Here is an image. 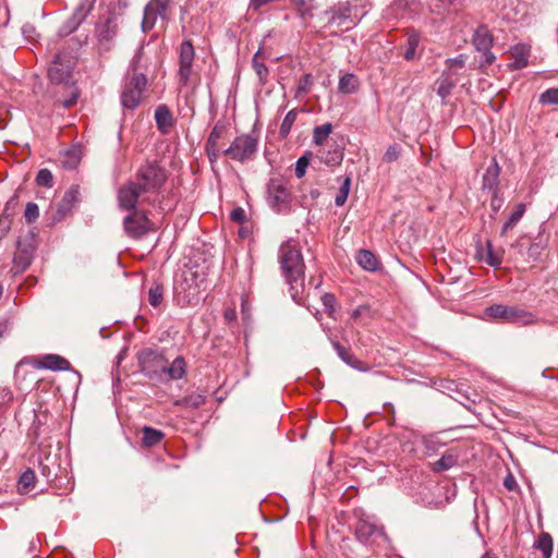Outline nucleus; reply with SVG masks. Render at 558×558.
<instances>
[{"mask_svg":"<svg viewBox=\"0 0 558 558\" xmlns=\"http://www.w3.org/2000/svg\"><path fill=\"white\" fill-rule=\"evenodd\" d=\"M480 53H481V57H480L478 62H480L481 68H486L494 63L496 58H495L494 53L490 52L489 49L486 51H480Z\"/></svg>","mask_w":558,"mask_h":558,"instance_id":"40","label":"nucleus"},{"mask_svg":"<svg viewBox=\"0 0 558 558\" xmlns=\"http://www.w3.org/2000/svg\"><path fill=\"white\" fill-rule=\"evenodd\" d=\"M355 535L361 543L372 544L378 538H384L385 534L383 527L377 524V521L372 515H362L355 527Z\"/></svg>","mask_w":558,"mask_h":558,"instance_id":"8","label":"nucleus"},{"mask_svg":"<svg viewBox=\"0 0 558 558\" xmlns=\"http://www.w3.org/2000/svg\"><path fill=\"white\" fill-rule=\"evenodd\" d=\"M75 66V57L70 53H58L52 60L49 69L48 76L52 84L61 85L69 92V97L59 99L58 101L64 107H72L78 98V89L73 81V70Z\"/></svg>","mask_w":558,"mask_h":558,"instance_id":"2","label":"nucleus"},{"mask_svg":"<svg viewBox=\"0 0 558 558\" xmlns=\"http://www.w3.org/2000/svg\"><path fill=\"white\" fill-rule=\"evenodd\" d=\"M485 315L507 323H514L521 318L522 312L514 306L495 304L485 310Z\"/></svg>","mask_w":558,"mask_h":558,"instance_id":"13","label":"nucleus"},{"mask_svg":"<svg viewBox=\"0 0 558 558\" xmlns=\"http://www.w3.org/2000/svg\"><path fill=\"white\" fill-rule=\"evenodd\" d=\"M124 229L130 236L140 238L150 229V222L144 215L132 214L124 218Z\"/></svg>","mask_w":558,"mask_h":558,"instance_id":"14","label":"nucleus"},{"mask_svg":"<svg viewBox=\"0 0 558 558\" xmlns=\"http://www.w3.org/2000/svg\"><path fill=\"white\" fill-rule=\"evenodd\" d=\"M492 206L494 208H497V206H498V203H496V196H493Z\"/></svg>","mask_w":558,"mask_h":558,"instance_id":"62","label":"nucleus"},{"mask_svg":"<svg viewBox=\"0 0 558 558\" xmlns=\"http://www.w3.org/2000/svg\"><path fill=\"white\" fill-rule=\"evenodd\" d=\"M114 36V32H111V31H107L106 34H104L102 32L100 33V38L101 39H111L112 37Z\"/></svg>","mask_w":558,"mask_h":558,"instance_id":"59","label":"nucleus"},{"mask_svg":"<svg viewBox=\"0 0 558 558\" xmlns=\"http://www.w3.org/2000/svg\"><path fill=\"white\" fill-rule=\"evenodd\" d=\"M356 259L359 265L365 270L375 271L378 268V260L371 251H360Z\"/></svg>","mask_w":558,"mask_h":558,"instance_id":"25","label":"nucleus"},{"mask_svg":"<svg viewBox=\"0 0 558 558\" xmlns=\"http://www.w3.org/2000/svg\"><path fill=\"white\" fill-rule=\"evenodd\" d=\"M163 437V434L160 430L154 429L151 427L145 426L143 428V442L148 446H155L158 444Z\"/></svg>","mask_w":558,"mask_h":558,"instance_id":"27","label":"nucleus"},{"mask_svg":"<svg viewBox=\"0 0 558 558\" xmlns=\"http://www.w3.org/2000/svg\"><path fill=\"white\" fill-rule=\"evenodd\" d=\"M504 486L508 490H514L518 487L517 481L512 474H508L504 481Z\"/></svg>","mask_w":558,"mask_h":558,"instance_id":"50","label":"nucleus"},{"mask_svg":"<svg viewBox=\"0 0 558 558\" xmlns=\"http://www.w3.org/2000/svg\"><path fill=\"white\" fill-rule=\"evenodd\" d=\"M294 121V113L293 111H290L288 112V114L286 116L282 124H281V128H280V131L281 133H287L291 126V124L293 123Z\"/></svg>","mask_w":558,"mask_h":558,"instance_id":"48","label":"nucleus"},{"mask_svg":"<svg viewBox=\"0 0 558 558\" xmlns=\"http://www.w3.org/2000/svg\"><path fill=\"white\" fill-rule=\"evenodd\" d=\"M205 281L204 272L194 270L192 267L183 269L175 280L174 291L180 301L191 303L198 294L201 286Z\"/></svg>","mask_w":558,"mask_h":558,"instance_id":"3","label":"nucleus"},{"mask_svg":"<svg viewBox=\"0 0 558 558\" xmlns=\"http://www.w3.org/2000/svg\"><path fill=\"white\" fill-rule=\"evenodd\" d=\"M500 169L496 162L489 165L483 175V191H487L492 194V196L497 195L498 189V178H499Z\"/></svg>","mask_w":558,"mask_h":558,"instance_id":"16","label":"nucleus"},{"mask_svg":"<svg viewBox=\"0 0 558 558\" xmlns=\"http://www.w3.org/2000/svg\"><path fill=\"white\" fill-rule=\"evenodd\" d=\"M118 198L120 206L124 209H133L140 199H148L146 192L137 182H130L122 186L119 190Z\"/></svg>","mask_w":558,"mask_h":558,"instance_id":"9","label":"nucleus"},{"mask_svg":"<svg viewBox=\"0 0 558 558\" xmlns=\"http://www.w3.org/2000/svg\"><path fill=\"white\" fill-rule=\"evenodd\" d=\"M142 54H143V47H141L137 50L136 54L134 56V58L132 60V69H133L134 72H136L137 69H138V62H140V60L142 58Z\"/></svg>","mask_w":558,"mask_h":558,"instance_id":"53","label":"nucleus"},{"mask_svg":"<svg viewBox=\"0 0 558 558\" xmlns=\"http://www.w3.org/2000/svg\"><path fill=\"white\" fill-rule=\"evenodd\" d=\"M308 158L306 156H302L300 157L298 160H296V163H295V175L298 178H302L305 172H306V169L308 167Z\"/></svg>","mask_w":558,"mask_h":558,"instance_id":"39","label":"nucleus"},{"mask_svg":"<svg viewBox=\"0 0 558 558\" xmlns=\"http://www.w3.org/2000/svg\"><path fill=\"white\" fill-rule=\"evenodd\" d=\"M220 147L206 146V153L210 162H215L219 156Z\"/></svg>","mask_w":558,"mask_h":558,"instance_id":"51","label":"nucleus"},{"mask_svg":"<svg viewBox=\"0 0 558 558\" xmlns=\"http://www.w3.org/2000/svg\"><path fill=\"white\" fill-rule=\"evenodd\" d=\"M465 61H466V58L461 54V56H459L457 58L448 59L447 60V65H448L449 70L461 69V68L464 66Z\"/></svg>","mask_w":558,"mask_h":558,"instance_id":"41","label":"nucleus"},{"mask_svg":"<svg viewBox=\"0 0 558 558\" xmlns=\"http://www.w3.org/2000/svg\"><path fill=\"white\" fill-rule=\"evenodd\" d=\"M416 3V0H398V5H403L404 8H412Z\"/></svg>","mask_w":558,"mask_h":558,"instance_id":"57","label":"nucleus"},{"mask_svg":"<svg viewBox=\"0 0 558 558\" xmlns=\"http://www.w3.org/2000/svg\"><path fill=\"white\" fill-rule=\"evenodd\" d=\"M330 133H331V124L330 123H326V124L315 128L314 135H313L314 142L317 145H322L326 141V138L329 136Z\"/></svg>","mask_w":558,"mask_h":558,"instance_id":"30","label":"nucleus"},{"mask_svg":"<svg viewBox=\"0 0 558 558\" xmlns=\"http://www.w3.org/2000/svg\"><path fill=\"white\" fill-rule=\"evenodd\" d=\"M399 155H400V151H399L398 147L397 146H390V147L387 148V150H386V153L384 155V160L386 162H393L395 160L398 159Z\"/></svg>","mask_w":558,"mask_h":558,"instance_id":"42","label":"nucleus"},{"mask_svg":"<svg viewBox=\"0 0 558 558\" xmlns=\"http://www.w3.org/2000/svg\"><path fill=\"white\" fill-rule=\"evenodd\" d=\"M312 84V76L310 74H305L300 80L299 92L306 93Z\"/></svg>","mask_w":558,"mask_h":558,"instance_id":"46","label":"nucleus"},{"mask_svg":"<svg viewBox=\"0 0 558 558\" xmlns=\"http://www.w3.org/2000/svg\"><path fill=\"white\" fill-rule=\"evenodd\" d=\"M539 101L546 105H558V87L549 88L541 94Z\"/></svg>","mask_w":558,"mask_h":558,"instance_id":"35","label":"nucleus"},{"mask_svg":"<svg viewBox=\"0 0 558 558\" xmlns=\"http://www.w3.org/2000/svg\"><path fill=\"white\" fill-rule=\"evenodd\" d=\"M223 133H225V126L220 125V124H216L213 128V130L208 136L206 146L219 147V141L222 137Z\"/></svg>","mask_w":558,"mask_h":558,"instance_id":"32","label":"nucleus"},{"mask_svg":"<svg viewBox=\"0 0 558 558\" xmlns=\"http://www.w3.org/2000/svg\"><path fill=\"white\" fill-rule=\"evenodd\" d=\"M348 194H345L344 192H341L340 190L338 191L337 195H336V198H335V204L337 206H343L344 203L347 202L348 199Z\"/></svg>","mask_w":558,"mask_h":558,"instance_id":"52","label":"nucleus"},{"mask_svg":"<svg viewBox=\"0 0 558 558\" xmlns=\"http://www.w3.org/2000/svg\"><path fill=\"white\" fill-rule=\"evenodd\" d=\"M230 217L233 221L241 222L245 218V213L242 208L238 207L231 211Z\"/></svg>","mask_w":558,"mask_h":558,"instance_id":"49","label":"nucleus"},{"mask_svg":"<svg viewBox=\"0 0 558 558\" xmlns=\"http://www.w3.org/2000/svg\"><path fill=\"white\" fill-rule=\"evenodd\" d=\"M53 177L52 173L48 169H41L37 173L36 182L40 186L51 187L52 186Z\"/></svg>","mask_w":558,"mask_h":558,"instance_id":"37","label":"nucleus"},{"mask_svg":"<svg viewBox=\"0 0 558 558\" xmlns=\"http://www.w3.org/2000/svg\"><path fill=\"white\" fill-rule=\"evenodd\" d=\"M203 402H204V399L202 396L184 398L181 401L182 404H184L186 407H192V408H198L201 404H203Z\"/></svg>","mask_w":558,"mask_h":558,"instance_id":"43","label":"nucleus"},{"mask_svg":"<svg viewBox=\"0 0 558 558\" xmlns=\"http://www.w3.org/2000/svg\"><path fill=\"white\" fill-rule=\"evenodd\" d=\"M96 0H81L78 5L75 8L72 16L68 22L60 28V35L66 36L73 33L81 23L86 19L88 13L94 8Z\"/></svg>","mask_w":558,"mask_h":558,"instance_id":"10","label":"nucleus"},{"mask_svg":"<svg viewBox=\"0 0 558 558\" xmlns=\"http://www.w3.org/2000/svg\"><path fill=\"white\" fill-rule=\"evenodd\" d=\"M291 193L288 182L282 178L270 179L267 185V203L277 213H283L289 208Z\"/></svg>","mask_w":558,"mask_h":558,"instance_id":"4","label":"nucleus"},{"mask_svg":"<svg viewBox=\"0 0 558 558\" xmlns=\"http://www.w3.org/2000/svg\"><path fill=\"white\" fill-rule=\"evenodd\" d=\"M80 162V155L76 150H68L63 155L62 163L65 168L73 169Z\"/></svg>","mask_w":558,"mask_h":558,"instance_id":"36","label":"nucleus"},{"mask_svg":"<svg viewBox=\"0 0 558 558\" xmlns=\"http://www.w3.org/2000/svg\"><path fill=\"white\" fill-rule=\"evenodd\" d=\"M35 473L32 470H26L19 480V492L21 494H28L35 488Z\"/></svg>","mask_w":558,"mask_h":558,"instance_id":"26","label":"nucleus"},{"mask_svg":"<svg viewBox=\"0 0 558 558\" xmlns=\"http://www.w3.org/2000/svg\"><path fill=\"white\" fill-rule=\"evenodd\" d=\"M330 22L338 26H344L345 29L351 28L355 21L352 17V9L348 3H340L339 7L332 11Z\"/></svg>","mask_w":558,"mask_h":558,"instance_id":"15","label":"nucleus"},{"mask_svg":"<svg viewBox=\"0 0 558 558\" xmlns=\"http://www.w3.org/2000/svg\"><path fill=\"white\" fill-rule=\"evenodd\" d=\"M5 329H7L5 325H0V337L2 336V333L4 332Z\"/></svg>","mask_w":558,"mask_h":558,"instance_id":"63","label":"nucleus"},{"mask_svg":"<svg viewBox=\"0 0 558 558\" xmlns=\"http://www.w3.org/2000/svg\"><path fill=\"white\" fill-rule=\"evenodd\" d=\"M166 181V172L156 163H147L141 168L137 183L146 192L158 190Z\"/></svg>","mask_w":558,"mask_h":558,"instance_id":"6","label":"nucleus"},{"mask_svg":"<svg viewBox=\"0 0 558 558\" xmlns=\"http://www.w3.org/2000/svg\"><path fill=\"white\" fill-rule=\"evenodd\" d=\"M423 442H424V445L426 446V448H427V449H429V442H430V440H429V439H427V438H424V439H423Z\"/></svg>","mask_w":558,"mask_h":558,"instance_id":"61","label":"nucleus"},{"mask_svg":"<svg viewBox=\"0 0 558 558\" xmlns=\"http://www.w3.org/2000/svg\"><path fill=\"white\" fill-rule=\"evenodd\" d=\"M257 149V140L252 135L238 136L223 153L233 160L245 161L251 159Z\"/></svg>","mask_w":558,"mask_h":558,"instance_id":"7","label":"nucleus"},{"mask_svg":"<svg viewBox=\"0 0 558 558\" xmlns=\"http://www.w3.org/2000/svg\"><path fill=\"white\" fill-rule=\"evenodd\" d=\"M482 558H496V557H494L489 553H486L485 555L482 556Z\"/></svg>","mask_w":558,"mask_h":558,"instance_id":"64","label":"nucleus"},{"mask_svg":"<svg viewBox=\"0 0 558 558\" xmlns=\"http://www.w3.org/2000/svg\"><path fill=\"white\" fill-rule=\"evenodd\" d=\"M473 44L478 52L490 49L493 45V37L485 26H481L476 29L473 36Z\"/></svg>","mask_w":558,"mask_h":558,"instance_id":"19","label":"nucleus"},{"mask_svg":"<svg viewBox=\"0 0 558 558\" xmlns=\"http://www.w3.org/2000/svg\"><path fill=\"white\" fill-rule=\"evenodd\" d=\"M420 45V36L415 32H411L408 34L405 49L403 52V57L405 60L411 61L417 57V48Z\"/></svg>","mask_w":558,"mask_h":558,"instance_id":"23","label":"nucleus"},{"mask_svg":"<svg viewBox=\"0 0 558 558\" xmlns=\"http://www.w3.org/2000/svg\"><path fill=\"white\" fill-rule=\"evenodd\" d=\"M37 367L51 371H65L70 367V363L59 355L48 354L37 362Z\"/></svg>","mask_w":558,"mask_h":558,"instance_id":"18","label":"nucleus"},{"mask_svg":"<svg viewBox=\"0 0 558 558\" xmlns=\"http://www.w3.org/2000/svg\"><path fill=\"white\" fill-rule=\"evenodd\" d=\"M147 85L144 74L135 73L129 82L125 83L121 93V104L125 109H135L142 99L143 92Z\"/></svg>","mask_w":558,"mask_h":558,"instance_id":"5","label":"nucleus"},{"mask_svg":"<svg viewBox=\"0 0 558 558\" xmlns=\"http://www.w3.org/2000/svg\"><path fill=\"white\" fill-rule=\"evenodd\" d=\"M295 5L299 8L302 14L308 12V9L305 5V0H295Z\"/></svg>","mask_w":558,"mask_h":558,"instance_id":"56","label":"nucleus"},{"mask_svg":"<svg viewBox=\"0 0 558 558\" xmlns=\"http://www.w3.org/2000/svg\"><path fill=\"white\" fill-rule=\"evenodd\" d=\"M169 376L173 379L182 378L184 375V361L181 357H177L171 366L167 369Z\"/></svg>","mask_w":558,"mask_h":558,"instance_id":"31","label":"nucleus"},{"mask_svg":"<svg viewBox=\"0 0 558 558\" xmlns=\"http://www.w3.org/2000/svg\"><path fill=\"white\" fill-rule=\"evenodd\" d=\"M523 215V205L519 204L517 209L513 211V214L510 216V218L505 222L502 227V234H506L508 230H510L513 226H515L521 217Z\"/></svg>","mask_w":558,"mask_h":558,"instance_id":"34","label":"nucleus"},{"mask_svg":"<svg viewBox=\"0 0 558 558\" xmlns=\"http://www.w3.org/2000/svg\"><path fill=\"white\" fill-rule=\"evenodd\" d=\"M360 87V81L356 75L347 73L339 80L338 89L342 94H354Z\"/></svg>","mask_w":558,"mask_h":558,"instance_id":"20","label":"nucleus"},{"mask_svg":"<svg viewBox=\"0 0 558 558\" xmlns=\"http://www.w3.org/2000/svg\"><path fill=\"white\" fill-rule=\"evenodd\" d=\"M322 159L328 166L338 165L342 159V154L339 151H335L330 157H322Z\"/></svg>","mask_w":558,"mask_h":558,"instance_id":"47","label":"nucleus"},{"mask_svg":"<svg viewBox=\"0 0 558 558\" xmlns=\"http://www.w3.org/2000/svg\"><path fill=\"white\" fill-rule=\"evenodd\" d=\"M262 54V51L258 50L254 58H253V68L257 74V76L259 77V80L262 82H264L266 78H267V75H268V69L266 68V65L259 61V57Z\"/></svg>","mask_w":558,"mask_h":558,"instance_id":"33","label":"nucleus"},{"mask_svg":"<svg viewBox=\"0 0 558 558\" xmlns=\"http://www.w3.org/2000/svg\"><path fill=\"white\" fill-rule=\"evenodd\" d=\"M76 195H77V190H74V189H71L70 191H68L64 195V201L65 202H72L76 198Z\"/></svg>","mask_w":558,"mask_h":558,"instance_id":"55","label":"nucleus"},{"mask_svg":"<svg viewBox=\"0 0 558 558\" xmlns=\"http://www.w3.org/2000/svg\"><path fill=\"white\" fill-rule=\"evenodd\" d=\"M162 295V288L157 283L153 284L148 291L149 304L154 307H158L161 304Z\"/></svg>","mask_w":558,"mask_h":558,"instance_id":"29","label":"nucleus"},{"mask_svg":"<svg viewBox=\"0 0 558 558\" xmlns=\"http://www.w3.org/2000/svg\"><path fill=\"white\" fill-rule=\"evenodd\" d=\"M454 85H456V83L450 77L442 76L438 81V87H437L438 96H440L442 99H446L450 95Z\"/></svg>","mask_w":558,"mask_h":558,"instance_id":"28","label":"nucleus"},{"mask_svg":"<svg viewBox=\"0 0 558 558\" xmlns=\"http://www.w3.org/2000/svg\"><path fill=\"white\" fill-rule=\"evenodd\" d=\"M350 186H351V179H350L349 177H347V178L343 180V182H342V184H341V186H340V189H339V190H340L341 192H344L345 194H348V195H349Z\"/></svg>","mask_w":558,"mask_h":558,"instance_id":"54","label":"nucleus"},{"mask_svg":"<svg viewBox=\"0 0 558 558\" xmlns=\"http://www.w3.org/2000/svg\"><path fill=\"white\" fill-rule=\"evenodd\" d=\"M553 553V538L548 533H542L533 545L531 555L534 558H550Z\"/></svg>","mask_w":558,"mask_h":558,"instance_id":"17","label":"nucleus"},{"mask_svg":"<svg viewBox=\"0 0 558 558\" xmlns=\"http://www.w3.org/2000/svg\"><path fill=\"white\" fill-rule=\"evenodd\" d=\"M476 257L478 260L484 262L493 267L500 265V257L493 251L489 242L486 243V246L477 248Z\"/></svg>","mask_w":558,"mask_h":558,"instance_id":"21","label":"nucleus"},{"mask_svg":"<svg viewBox=\"0 0 558 558\" xmlns=\"http://www.w3.org/2000/svg\"><path fill=\"white\" fill-rule=\"evenodd\" d=\"M168 0H151L144 10L142 28L144 32L151 29L158 19H165Z\"/></svg>","mask_w":558,"mask_h":558,"instance_id":"11","label":"nucleus"},{"mask_svg":"<svg viewBox=\"0 0 558 558\" xmlns=\"http://www.w3.org/2000/svg\"><path fill=\"white\" fill-rule=\"evenodd\" d=\"M194 48L191 41L186 40L181 44L180 47V69H179V76L180 82L182 84H186L191 72H192V64L194 60Z\"/></svg>","mask_w":558,"mask_h":558,"instance_id":"12","label":"nucleus"},{"mask_svg":"<svg viewBox=\"0 0 558 558\" xmlns=\"http://www.w3.org/2000/svg\"><path fill=\"white\" fill-rule=\"evenodd\" d=\"M363 311H365V308H364V307H362V306H361V307L355 308V310L352 312V315H351V316H352V318H353V319H356V318L362 314V312H363Z\"/></svg>","mask_w":558,"mask_h":558,"instance_id":"60","label":"nucleus"},{"mask_svg":"<svg viewBox=\"0 0 558 558\" xmlns=\"http://www.w3.org/2000/svg\"><path fill=\"white\" fill-rule=\"evenodd\" d=\"M155 119L158 128L166 132L172 125V114L169 108L165 105H160L155 110Z\"/></svg>","mask_w":558,"mask_h":558,"instance_id":"22","label":"nucleus"},{"mask_svg":"<svg viewBox=\"0 0 558 558\" xmlns=\"http://www.w3.org/2000/svg\"><path fill=\"white\" fill-rule=\"evenodd\" d=\"M333 347L337 350L341 360L344 361L347 364H350L353 366V363L351 362L352 356L348 354L347 350L342 345H340L338 342H335Z\"/></svg>","mask_w":558,"mask_h":558,"instance_id":"44","label":"nucleus"},{"mask_svg":"<svg viewBox=\"0 0 558 558\" xmlns=\"http://www.w3.org/2000/svg\"><path fill=\"white\" fill-rule=\"evenodd\" d=\"M25 219L28 222L36 220L39 216V208L35 203H28L25 208Z\"/></svg>","mask_w":558,"mask_h":558,"instance_id":"38","label":"nucleus"},{"mask_svg":"<svg viewBox=\"0 0 558 558\" xmlns=\"http://www.w3.org/2000/svg\"><path fill=\"white\" fill-rule=\"evenodd\" d=\"M323 303H324L325 307L328 310L329 315H332L333 307H335V304H336L335 296L331 295V294H325L323 296Z\"/></svg>","mask_w":558,"mask_h":558,"instance_id":"45","label":"nucleus"},{"mask_svg":"<svg viewBox=\"0 0 558 558\" xmlns=\"http://www.w3.org/2000/svg\"><path fill=\"white\" fill-rule=\"evenodd\" d=\"M225 318L228 320V322H232L234 318H235V311L234 310H227L225 312Z\"/></svg>","mask_w":558,"mask_h":558,"instance_id":"58","label":"nucleus"},{"mask_svg":"<svg viewBox=\"0 0 558 558\" xmlns=\"http://www.w3.org/2000/svg\"><path fill=\"white\" fill-rule=\"evenodd\" d=\"M279 263L287 283L290 286L291 296L294 301L299 302L304 287L305 265L296 241L289 240L281 244Z\"/></svg>","mask_w":558,"mask_h":558,"instance_id":"1","label":"nucleus"},{"mask_svg":"<svg viewBox=\"0 0 558 558\" xmlns=\"http://www.w3.org/2000/svg\"><path fill=\"white\" fill-rule=\"evenodd\" d=\"M458 462V454L454 450L450 449L442 457L435 462L434 471L441 472L451 469Z\"/></svg>","mask_w":558,"mask_h":558,"instance_id":"24","label":"nucleus"}]
</instances>
